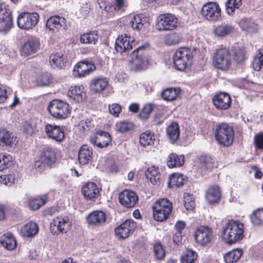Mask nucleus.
I'll use <instances>...</instances> for the list:
<instances>
[{"label":"nucleus","mask_w":263,"mask_h":263,"mask_svg":"<svg viewBox=\"0 0 263 263\" xmlns=\"http://www.w3.org/2000/svg\"><path fill=\"white\" fill-rule=\"evenodd\" d=\"M70 223L69 221L68 218L65 217L64 218L57 217L53 219L50 223V229L51 233L53 234H58L60 233H66L69 229Z\"/></svg>","instance_id":"nucleus-12"},{"label":"nucleus","mask_w":263,"mask_h":263,"mask_svg":"<svg viewBox=\"0 0 263 263\" xmlns=\"http://www.w3.org/2000/svg\"><path fill=\"white\" fill-rule=\"evenodd\" d=\"M14 181V178L11 175H4L0 176V182L5 185L12 183Z\"/></svg>","instance_id":"nucleus-62"},{"label":"nucleus","mask_w":263,"mask_h":263,"mask_svg":"<svg viewBox=\"0 0 263 263\" xmlns=\"http://www.w3.org/2000/svg\"><path fill=\"white\" fill-rule=\"evenodd\" d=\"M1 243L9 250H12L16 247V241L14 237L12 234L9 233L3 235Z\"/></svg>","instance_id":"nucleus-35"},{"label":"nucleus","mask_w":263,"mask_h":263,"mask_svg":"<svg viewBox=\"0 0 263 263\" xmlns=\"http://www.w3.org/2000/svg\"><path fill=\"white\" fill-rule=\"evenodd\" d=\"M96 66L87 61L80 62L74 66L73 74L74 77H83L94 71Z\"/></svg>","instance_id":"nucleus-16"},{"label":"nucleus","mask_w":263,"mask_h":263,"mask_svg":"<svg viewBox=\"0 0 263 263\" xmlns=\"http://www.w3.org/2000/svg\"><path fill=\"white\" fill-rule=\"evenodd\" d=\"M109 84L107 79L103 77H98L92 79L89 83V88L91 92L100 93L102 92Z\"/></svg>","instance_id":"nucleus-18"},{"label":"nucleus","mask_w":263,"mask_h":263,"mask_svg":"<svg viewBox=\"0 0 263 263\" xmlns=\"http://www.w3.org/2000/svg\"><path fill=\"white\" fill-rule=\"evenodd\" d=\"M155 256L157 259H161L164 256V250L161 243H157L154 246Z\"/></svg>","instance_id":"nucleus-55"},{"label":"nucleus","mask_w":263,"mask_h":263,"mask_svg":"<svg viewBox=\"0 0 263 263\" xmlns=\"http://www.w3.org/2000/svg\"><path fill=\"white\" fill-rule=\"evenodd\" d=\"M119 200L124 207L129 209L134 207L138 203V197L134 191L125 190L120 193Z\"/></svg>","instance_id":"nucleus-11"},{"label":"nucleus","mask_w":263,"mask_h":263,"mask_svg":"<svg viewBox=\"0 0 263 263\" xmlns=\"http://www.w3.org/2000/svg\"><path fill=\"white\" fill-rule=\"evenodd\" d=\"M167 135L170 142L175 143L180 136V128L176 122H172L167 128Z\"/></svg>","instance_id":"nucleus-29"},{"label":"nucleus","mask_w":263,"mask_h":263,"mask_svg":"<svg viewBox=\"0 0 263 263\" xmlns=\"http://www.w3.org/2000/svg\"><path fill=\"white\" fill-rule=\"evenodd\" d=\"M193 55L191 50L188 48H179L173 57L174 67L178 70H184L192 62Z\"/></svg>","instance_id":"nucleus-4"},{"label":"nucleus","mask_w":263,"mask_h":263,"mask_svg":"<svg viewBox=\"0 0 263 263\" xmlns=\"http://www.w3.org/2000/svg\"><path fill=\"white\" fill-rule=\"evenodd\" d=\"M12 164V157L9 155L0 154V171L8 168Z\"/></svg>","instance_id":"nucleus-48"},{"label":"nucleus","mask_w":263,"mask_h":263,"mask_svg":"<svg viewBox=\"0 0 263 263\" xmlns=\"http://www.w3.org/2000/svg\"><path fill=\"white\" fill-rule=\"evenodd\" d=\"M92 150L89 148L87 145H82L79 151L78 160L79 163L82 165L88 164L92 159Z\"/></svg>","instance_id":"nucleus-24"},{"label":"nucleus","mask_w":263,"mask_h":263,"mask_svg":"<svg viewBox=\"0 0 263 263\" xmlns=\"http://www.w3.org/2000/svg\"><path fill=\"white\" fill-rule=\"evenodd\" d=\"M110 113L115 117H118L121 111V106L118 104H112L109 106Z\"/></svg>","instance_id":"nucleus-61"},{"label":"nucleus","mask_w":263,"mask_h":263,"mask_svg":"<svg viewBox=\"0 0 263 263\" xmlns=\"http://www.w3.org/2000/svg\"><path fill=\"white\" fill-rule=\"evenodd\" d=\"M254 141L256 146L259 149H263V133L255 137Z\"/></svg>","instance_id":"nucleus-63"},{"label":"nucleus","mask_w":263,"mask_h":263,"mask_svg":"<svg viewBox=\"0 0 263 263\" xmlns=\"http://www.w3.org/2000/svg\"><path fill=\"white\" fill-rule=\"evenodd\" d=\"M86 219L89 225L99 227L105 222L106 218L103 211H96L90 213Z\"/></svg>","instance_id":"nucleus-20"},{"label":"nucleus","mask_w":263,"mask_h":263,"mask_svg":"<svg viewBox=\"0 0 263 263\" xmlns=\"http://www.w3.org/2000/svg\"><path fill=\"white\" fill-rule=\"evenodd\" d=\"M37 224L33 222H29L24 226L21 229V233L23 237H31L35 236L38 232Z\"/></svg>","instance_id":"nucleus-31"},{"label":"nucleus","mask_w":263,"mask_h":263,"mask_svg":"<svg viewBox=\"0 0 263 263\" xmlns=\"http://www.w3.org/2000/svg\"><path fill=\"white\" fill-rule=\"evenodd\" d=\"M185 226L186 224L184 221L179 220L176 222L175 227L177 233H182Z\"/></svg>","instance_id":"nucleus-64"},{"label":"nucleus","mask_w":263,"mask_h":263,"mask_svg":"<svg viewBox=\"0 0 263 263\" xmlns=\"http://www.w3.org/2000/svg\"><path fill=\"white\" fill-rule=\"evenodd\" d=\"M44 204L45 201L41 198L31 199L29 200L30 208L33 210L39 209Z\"/></svg>","instance_id":"nucleus-54"},{"label":"nucleus","mask_w":263,"mask_h":263,"mask_svg":"<svg viewBox=\"0 0 263 263\" xmlns=\"http://www.w3.org/2000/svg\"><path fill=\"white\" fill-rule=\"evenodd\" d=\"M201 14L208 21H216L221 15V9L217 3L209 2L202 6Z\"/></svg>","instance_id":"nucleus-8"},{"label":"nucleus","mask_w":263,"mask_h":263,"mask_svg":"<svg viewBox=\"0 0 263 263\" xmlns=\"http://www.w3.org/2000/svg\"><path fill=\"white\" fill-rule=\"evenodd\" d=\"M213 102L215 107L219 110H227L231 104L230 95L226 92L217 93L213 98Z\"/></svg>","instance_id":"nucleus-15"},{"label":"nucleus","mask_w":263,"mask_h":263,"mask_svg":"<svg viewBox=\"0 0 263 263\" xmlns=\"http://www.w3.org/2000/svg\"><path fill=\"white\" fill-rule=\"evenodd\" d=\"M40 45L39 41L36 39L29 40L23 46L22 52L24 54L29 55L37 51Z\"/></svg>","instance_id":"nucleus-26"},{"label":"nucleus","mask_w":263,"mask_h":263,"mask_svg":"<svg viewBox=\"0 0 263 263\" xmlns=\"http://www.w3.org/2000/svg\"><path fill=\"white\" fill-rule=\"evenodd\" d=\"M246 51L243 49H236L234 52V59L238 62H241L245 59Z\"/></svg>","instance_id":"nucleus-57"},{"label":"nucleus","mask_w":263,"mask_h":263,"mask_svg":"<svg viewBox=\"0 0 263 263\" xmlns=\"http://www.w3.org/2000/svg\"><path fill=\"white\" fill-rule=\"evenodd\" d=\"M145 48V46L142 45L137 48L132 52V69L135 71H141L145 69L148 64L146 57L140 54L138 55L139 50H142Z\"/></svg>","instance_id":"nucleus-10"},{"label":"nucleus","mask_w":263,"mask_h":263,"mask_svg":"<svg viewBox=\"0 0 263 263\" xmlns=\"http://www.w3.org/2000/svg\"><path fill=\"white\" fill-rule=\"evenodd\" d=\"M186 181L185 177L182 174L173 173L169 177L167 186L170 188L174 186L181 187L184 184Z\"/></svg>","instance_id":"nucleus-30"},{"label":"nucleus","mask_w":263,"mask_h":263,"mask_svg":"<svg viewBox=\"0 0 263 263\" xmlns=\"http://www.w3.org/2000/svg\"><path fill=\"white\" fill-rule=\"evenodd\" d=\"M127 6L126 0H115V8L116 10L124 11Z\"/></svg>","instance_id":"nucleus-59"},{"label":"nucleus","mask_w":263,"mask_h":263,"mask_svg":"<svg viewBox=\"0 0 263 263\" xmlns=\"http://www.w3.org/2000/svg\"><path fill=\"white\" fill-rule=\"evenodd\" d=\"M99 189L95 183H86L82 189V193L87 199L91 200L97 197L99 194Z\"/></svg>","instance_id":"nucleus-23"},{"label":"nucleus","mask_w":263,"mask_h":263,"mask_svg":"<svg viewBox=\"0 0 263 263\" xmlns=\"http://www.w3.org/2000/svg\"><path fill=\"white\" fill-rule=\"evenodd\" d=\"M221 197L220 189L217 186L210 187L206 193V199L210 203L218 202Z\"/></svg>","instance_id":"nucleus-32"},{"label":"nucleus","mask_w":263,"mask_h":263,"mask_svg":"<svg viewBox=\"0 0 263 263\" xmlns=\"http://www.w3.org/2000/svg\"><path fill=\"white\" fill-rule=\"evenodd\" d=\"M111 141L110 135L108 133L103 131L97 132L90 137L91 143L99 148L107 146Z\"/></svg>","instance_id":"nucleus-14"},{"label":"nucleus","mask_w":263,"mask_h":263,"mask_svg":"<svg viewBox=\"0 0 263 263\" xmlns=\"http://www.w3.org/2000/svg\"><path fill=\"white\" fill-rule=\"evenodd\" d=\"M49 62L53 68H61L64 66L65 58L64 54L60 53L51 54L49 57Z\"/></svg>","instance_id":"nucleus-33"},{"label":"nucleus","mask_w":263,"mask_h":263,"mask_svg":"<svg viewBox=\"0 0 263 263\" xmlns=\"http://www.w3.org/2000/svg\"><path fill=\"white\" fill-rule=\"evenodd\" d=\"M13 137L9 132L5 129L0 130V145L2 146H10L12 144Z\"/></svg>","instance_id":"nucleus-41"},{"label":"nucleus","mask_w":263,"mask_h":263,"mask_svg":"<svg viewBox=\"0 0 263 263\" xmlns=\"http://www.w3.org/2000/svg\"><path fill=\"white\" fill-rule=\"evenodd\" d=\"M21 130L25 134L31 136L35 132L36 127L34 125H32L30 123L25 122L23 124L21 127Z\"/></svg>","instance_id":"nucleus-52"},{"label":"nucleus","mask_w":263,"mask_h":263,"mask_svg":"<svg viewBox=\"0 0 263 263\" xmlns=\"http://www.w3.org/2000/svg\"><path fill=\"white\" fill-rule=\"evenodd\" d=\"M201 161L203 166L205 168L210 170L213 167L214 161L211 157L205 156L202 157Z\"/></svg>","instance_id":"nucleus-58"},{"label":"nucleus","mask_w":263,"mask_h":263,"mask_svg":"<svg viewBox=\"0 0 263 263\" xmlns=\"http://www.w3.org/2000/svg\"><path fill=\"white\" fill-rule=\"evenodd\" d=\"M147 20L145 18H141L139 15H135L130 21L132 27L134 30L139 31L145 27L147 24Z\"/></svg>","instance_id":"nucleus-38"},{"label":"nucleus","mask_w":263,"mask_h":263,"mask_svg":"<svg viewBox=\"0 0 263 263\" xmlns=\"http://www.w3.org/2000/svg\"><path fill=\"white\" fill-rule=\"evenodd\" d=\"M214 237L213 231L208 226H200L194 233V239L198 245L205 246L210 243Z\"/></svg>","instance_id":"nucleus-7"},{"label":"nucleus","mask_w":263,"mask_h":263,"mask_svg":"<svg viewBox=\"0 0 263 263\" xmlns=\"http://www.w3.org/2000/svg\"><path fill=\"white\" fill-rule=\"evenodd\" d=\"M242 255V251L241 249H233L227 253L224 256L226 263H233L237 261Z\"/></svg>","instance_id":"nucleus-36"},{"label":"nucleus","mask_w":263,"mask_h":263,"mask_svg":"<svg viewBox=\"0 0 263 263\" xmlns=\"http://www.w3.org/2000/svg\"><path fill=\"white\" fill-rule=\"evenodd\" d=\"M184 205L186 209L193 210L195 205L194 198L193 195L184 193L183 196Z\"/></svg>","instance_id":"nucleus-50"},{"label":"nucleus","mask_w":263,"mask_h":263,"mask_svg":"<svg viewBox=\"0 0 263 263\" xmlns=\"http://www.w3.org/2000/svg\"><path fill=\"white\" fill-rule=\"evenodd\" d=\"M154 136L149 131H146L140 135L139 142L144 147L154 144Z\"/></svg>","instance_id":"nucleus-44"},{"label":"nucleus","mask_w":263,"mask_h":263,"mask_svg":"<svg viewBox=\"0 0 263 263\" xmlns=\"http://www.w3.org/2000/svg\"><path fill=\"white\" fill-rule=\"evenodd\" d=\"M39 18V16L36 13H23L17 17V25L23 29H31L36 25Z\"/></svg>","instance_id":"nucleus-9"},{"label":"nucleus","mask_w":263,"mask_h":263,"mask_svg":"<svg viewBox=\"0 0 263 263\" xmlns=\"http://www.w3.org/2000/svg\"><path fill=\"white\" fill-rule=\"evenodd\" d=\"M184 162V157L183 155H177L172 153L170 154L167 158V165L170 168H173L181 166Z\"/></svg>","instance_id":"nucleus-34"},{"label":"nucleus","mask_w":263,"mask_h":263,"mask_svg":"<svg viewBox=\"0 0 263 263\" xmlns=\"http://www.w3.org/2000/svg\"><path fill=\"white\" fill-rule=\"evenodd\" d=\"M99 39L96 31H90L89 33H84L80 36V41L82 44H96Z\"/></svg>","instance_id":"nucleus-37"},{"label":"nucleus","mask_w":263,"mask_h":263,"mask_svg":"<svg viewBox=\"0 0 263 263\" xmlns=\"http://www.w3.org/2000/svg\"><path fill=\"white\" fill-rule=\"evenodd\" d=\"M197 254L192 250L187 249L181 255V263H195Z\"/></svg>","instance_id":"nucleus-40"},{"label":"nucleus","mask_w":263,"mask_h":263,"mask_svg":"<svg viewBox=\"0 0 263 263\" xmlns=\"http://www.w3.org/2000/svg\"><path fill=\"white\" fill-rule=\"evenodd\" d=\"M115 48L117 52L122 53L132 49V45L127 36L121 35L116 39Z\"/></svg>","instance_id":"nucleus-25"},{"label":"nucleus","mask_w":263,"mask_h":263,"mask_svg":"<svg viewBox=\"0 0 263 263\" xmlns=\"http://www.w3.org/2000/svg\"><path fill=\"white\" fill-rule=\"evenodd\" d=\"M232 63L231 56L229 49L226 47H218L213 54L214 66L222 71L227 70Z\"/></svg>","instance_id":"nucleus-3"},{"label":"nucleus","mask_w":263,"mask_h":263,"mask_svg":"<svg viewBox=\"0 0 263 263\" xmlns=\"http://www.w3.org/2000/svg\"><path fill=\"white\" fill-rule=\"evenodd\" d=\"M51 80V74L48 72H45L40 76L37 80V83L40 86H47L50 83Z\"/></svg>","instance_id":"nucleus-53"},{"label":"nucleus","mask_w":263,"mask_h":263,"mask_svg":"<svg viewBox=\"0 0 263 263\" xmlns=\"http://www.w3.org/2000/svg\"><path fill=\"white\" fill-rule=\"evenodd\" d=\"M241 0H228L226 3V10L229 15H233L236 9L241 6Z\"/></svg>","instance_id":"nucleus-43"},{"label":"nucleus","mask_w":263,"mask_h":263,"mask_svg":"<svg viewBox=\"0 0 263 263\" xmlns=\"http://www.w3.org/2000/svg\"><path fill=\"white\" fill-rule=\"evenodd\" d=\"M45 133L50 138L58 142L62 141L65 134L63 129L59 126L48 124L45 126Z\"/></svg>","instance_id":"nucleus-19"},{"label":"nucleus","mask_w":263,"mask_h":263,"mask_svg":"<svg viewBox=\"0 0 263 263\" xmlns=\"http://www.w3.org/2000/svg\"><path fill=\"white\" fill-rule=\"evenodd\" d=\"M180 41V37L176 33H173L167 34L165 36V44L168 45L175 44Z\"/></svg>","instance_id":"nucleus-56"},{"label":"nucleus","mask_w":263,"mask_h":263,"mask_svg":"<svg viewBox=\"0 0 263 263\" xmlns=\"http://www.w3.org/2000/svg\"><path fill=\"white\" fill-rule=\"evenodd\" d=\"M263 65V53L259 50L256 53L252 63L253 68L257 71H259Z\"/></svg>","instance_id":"nucleus-46"},{"label":"nucleus","mask_w":263,"mask_h":263,"mask_svg":"<svg viewBox=\"0 0 263 263\" xmlns=\"http://www.w3.org/2000/svg\"><path fill=\"white\" fill-rule=\"evenodd\" d=\"M134 128L133 124L127 121H120L116 124V129L121 133L127 132Z\"/></svg>","instance_id":"nucleus-47"},{"label":"nucleus","mask_w":263,"mask_h":263,"mask_svg":"<svg viewBox=\"0 0 263 263\" xmlns=\"http://www.w3.org/2000/svg\"><path fill=\"white\" fill-rule=\"evenodd\" d=\"M244 225L238 220H228L222 228V238L227 243H235L243 237Z\"/></svg>","instance_id":"nucleus-1"},{"label":"nucleus","mask_w":263,"mask_h":263,"mask_svg":"<svg viewBox=\"0 0 263 263\" xmlns=\"http://www.w3.org/2000/svg\"><path fill=\"white\" fill-rule=\"evenodd\" d=\"M153 217L155 220L162 222L164 220V198L157 200L153 206Z\"/></svg>","instance_id":"nucleus-22"},{"label":"nucleus","mask_w":263,"mask_h":263,"mask_svg":"<svg viewBox=\"0 0 263 263\" xmlns=\"http://www.w3.org/2000/svg\"><path fill=\"white\" fill-rule=\"evenodd\" d=\"M250 219L254 226H263V208L254 211L250 215Z\"/></svg>","instance_id":"nucleus-39"},{"label":"nucleus","mask_w":263,"mask_h":263,"mask_svg":"<svg viewBox=\"0 0 263 263\" xmlns=\"http://www.w3.org/2000/svg\"><path fill=\"white\" fill-rule=\"evenodd\" d=\"M146 178L149 180L153 184H155L160 179V174L158 173L157 168L154 166L147 168L145 173Z\"/></svg>","instance_id":"nucleus-42"},{"label":"nucleus","mask_w":263,"mask_h":263,"mask_svg":"<svg viewBox=\"0 0 263 263\" xmlns=\"http://www.w3.org/2000/svg\"><path fill=\"white\" fill-rule=\"evenodd\" d=\"M48 110L53 117L57 119H65L70 114L68 104L58 99L50 102L48 106Z\"/></svg>","instance_id":"nucleus-5"},{"label":"nucleus","mask_w":263,"mask_h":263,"mask_svg":"<svg viewBox=\"0 0 263 263\" xmlns=\"http://www.w3.org/2000/svg\"><path fill=\"white\" fill-rule=\"evenodd\" d=\"M13 25L11 11L0 5V31L6 33Z\"/></svg>","instance_id":"nucleus-13"},{"label":"nucleus","mask_w":263,"mask_h":263,"mask_svg":"<svg viewBox=\"0 0 263 263\" xmlns=\"http://www.w3.org/2000/svg\"><path fill=\"white\" fill-rule=\"evenodd\" d=\"M180 92L178 87H170L165 88V100L172 101L176 99Z\"/></svg>","instance_id":"nucleus-49"},{"label":"nucleus","mask_w":263,"mask_h":263,"mask_svg":"<svg viewBox=\"0 0 263 263\" xmlns=\"http://www.w3.org/2000/svg\"><path fill=\"white\" fill-rule=\"evenodd\" d=\"M136 227V223L133 220L127 219L115 229V233L120 238H126Z\"/></svg>","instance_id":"nucleus-17"},{"label":"nucleus","mask_w":263,"mask_h":263,"mask_svg":"<svg viewBox=\"0 0 263 263\" xmlns=\"http://www.w3.org/2000/svg\"><path fill=\"white\" fill-rule=\"evenodd\" d=\"M235 31L234 27L230 24H222L218 25L214 29V34L218 37H224Z\"/></svg>","instance_id":"nucleus-27"},{"label":"nucleus","mask_w":263,"mask_h":263,"mask_svg":"<svg viewBox=\"0 0 263 263\" xmlns=\"http://www.w3.org/2000/svg\"><path fill=\"white\" fill-rule=\"evenodd\" d=\"M214 137L217 143L221 146L228 147L232 145L234 133L232 126L227 123H221L216 125Z\"/></svg>","instance_id":"nucleus-2"},{"label":"nucleus","mask_w":263,"mask_h":263,"mask_svg":"<svg viewBox=\"0 0 263 263\" xmlns=\"http://www.w3.org/2000/svg\"><path fill=\"white\" fill-rule=\"evenodd\" d=\"M81 86L71 87L67 92V95L76 102H81L86 96Z\"/></svg>","instance_id":"nucleus-28"},{"label":"nucleus","mask_w":263,"mask_h":263,"mask_svg":"<svg viewBox=\"0 0 263 263\" xmlns=\"http://www.w3.org/2000/svg\"><path fill=\"white\" fill-rule=\"evenodd\" d=\"M156 28L159 31L164 30V14H160L158 17Z\"/></svg>","instance_id":"nucleus-60"},{"label":"nucleus","mask_w":263,"mask_h":263,"mask_svg":"<svg viewBox=\"0 0 263 263\" xmlns=\"http://www.w3.org/2000/svg\"><path fill=\"white\" fill-rule=\"evenodd\" d=\"M177 23L178 20L175 15L171 13L165 15V30L176 28Z\"/></svg>","instance_id":"nucleus-45"},{"label":"nucleus","mask_w":263,"mask_h":263,"mask_svg":"<svg viewBox=\"0 0 263 263\" xmlns=\"http://www.w3.org/2000/svg\"><path fill=\"white\" fill-rule=\"evenodd\" d=\"M56 162V154L53 149L47 148L44 150L40 159L35 162V168L39 171H43L46 167H51Z\"/></svg>","instance_id":"nucleus-6"},{"label":"nucleus","mask_w":263,"mask_h":263,"mask_svg":"<svg viewBox=\"0 0 263 263\" xmlns=\"http://www.w3.org/2000/svg\"><path fill=\"white\" fill-rule=\"evenodd\" d=\"M154 107L155 105L153 104L148 103L145 104L142 110L140 111L139 116L142 119H147L153 110Z\"/></svg>","instance_id":"nucleus-51"},{"label":"nucleus","mask_w":263,"mask_h":263,"mask_svg":"<svg viewBox=\"0 0 263 263\" xmlns=\"http://www.w3.org/2000/svg\"><path fill=\"white\" fill-rule=\"evenodd\" d=\"M46 27L50 30L54 29H65L66 27V20L64 17L59 16H53L48 19L46 24Z\"/></svg>","instance_id":"nucleus-21"}]
</instances>
